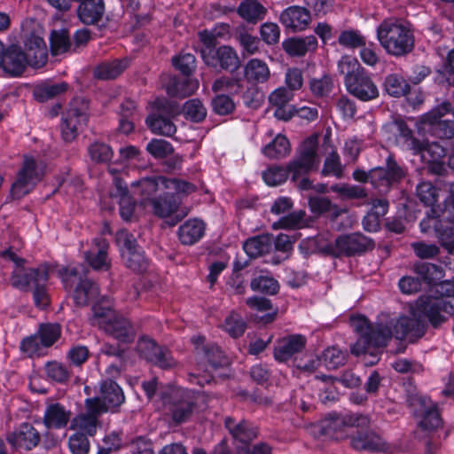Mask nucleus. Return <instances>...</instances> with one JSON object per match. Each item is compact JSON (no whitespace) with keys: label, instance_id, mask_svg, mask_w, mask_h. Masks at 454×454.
<instances>
[{"label":"nucleus","instance_id":"nucleus-1","mask_svg":"<svg viewBox=\"0 0 454 454\" xmlns=\"http://www.w3.org/2000/svg\"><path fill=\"white\" fill-rule=\"evenodd\" d=\"M449 316H454V296L448 297H420L413 309L412 317H400L395 323L393 321V335L403 340L408 336L419 338L425 333V325L421 318H427L434 328L446 322Z\"/></svg>","mask_w":454,"mask_h":454},{"label":"nucleus","instance_id":"nucleus-2","mask_svg":"<svg viewBox=\"0 0 454 454\" xmlns=\"http://www.w3.org/2000/svg\"><path fill=\"white\" fill-rule=\"evenodd\" d=\"M338 70L344 75L347 91L363 102L376 99L380 91L372 76L360 67L356 59L343 57L338 62Z\"/></svg>","mask_w":454,"mask_h":454},{"label":"nucleus","instance_id":"nucleus-3","mask_svg":"<svg viewBox=\"0 0 454 454\" xmlns=\"http://www.w3.org/2000/svg\"><path fill=\"white\" fill-rule=\"evenodd\" d=\"M377 38L390 55L401 57L414 48V35L411 28L398 20H385L377 27Z\"/></svg>","mask_w":454,"mask_h":454},{"label":"nucleus","instance_id":"nucleus-4","mask_svg":"<svg viewBox=\"0 0 454 454\" xmlns=\"http://www.w3.org/2000/svg\"><path fill=\"white\" fill-rule=\"evenodd\" d=\"M160 397L163 414L175 425L190 421L197 410L194 396L185 389L169 387Z\"/></svg>","mask_w":454,"mask_h":454},{"label":"nucleus","instance_id":"nucleus-5","mask_svg":"<svg viewBox=\"0 0 454 454\" xmlns=\"http://www.w3.org/2000/svg\"><path fill=\"white\" fill-rule=\"evenodd\" d=\"M58 276L65 290L72 292L76 306H87L99 295L98 286L90 278H82L77 266L62 267L58 270Z\"/></svg>","mask_w":454,"mask_h":454},{"label":"nucleus","instance_id":"nucleus-6","mask_svg":"<svg viewBox=\"0 0 454 454\" xmlns=\"http://www.w3.org/2000/svg\"><path fill=\"white\" fill-rule=\"evenodd\" d=\"M318 139L317 136L306 138L300 145L295 158L288 163V170L293 182L302 176L317 169L320 158L317 154Z\"/></svg>","mask_w":454,"mask_h":454},{"label":"nucleus","instance_id":"nucleus-7","mask_svg":"<svg viewBox=\"0 0 454 454\" xmlns=\"http://www.w3.org/2000/svg\"><path fill=\"white\" fill-rule=\"evenodd\" d=\"M350 325L356 333L366 338L372 347H384L394 336L393 320L370 324L365 317L356 316L350 318Z\"/></svg>","mask_w":454,"mask_h":454},{"label":"nucleus","instance_id":"nucleus-8","mask_svg":"<svg viewBox=\"0 0 454 454\" xmlns=\"http://www.w3.org/2000/svg\"><path fill=\"white\" fill-rule=\"evenodd\" d=\"M88 109L89 102L83 98H75L70 102L60 125L62 138L66 142H72L77 137L78 129L88 120Z\"/></svg>","mask_w":454,"mask_h":454},{"label":"nucleus","instance_id":"nucleus-9","mask_svg":"<svg viewBox=\"0 0 454 454\" xmlns=\"http://www.w3.org/2000/svg\"><path fill=\"white\" fill-rule=\"evenodd\" d=\"M374 247L373 239L361 232H354L339 236L333 244L328 246V249L333 256L340 257L360 255Z\"/></svg>","mask_w":454,"mask_h":454},{"label":"nucleus","instance_id":"nucleus-10","mask_svg":"<svg viewBox=\"0 0 454 454\" xmlns=\"http://www.w3.org/2000/svg\"><path fill=\"white\" fill-rule=\"evenodd\" d=\"M43 174L44 166L43 162L36 161L33 157L26 156L22 168L18 172L17 180L12 185V196L15 199H20L27 194L42 179Z\"/></svg>","mask_w":454,"mask_h":454},{"label":"nucleus","instance_id":"nucleus-11","mask_svg":"<svg viewBox=\"0 0 454 454\" xmlns=\"http://www.w3.org/2000/svg\"><path fill=\"white\" fill-rule=\"evenodd\" d=\"M371 420L368 416L358 413L330 414L321 422V432L324 435L340 439L346 427H369Z\"/></svg>","mask_w":454,"mask_h":454},{"label":"nucleus","instance_id":"nucleus-12","mask_svg":"<svg viewBox=\"0 0 454 454\" xmlns=\"http://www.w3.org/2000/svg\"><path fill=\"white\" fill-rule=\"evenodd\" d=\"M451 110V103L444 101L433 108L422 118L425 129L434 137L441 139H450L454 137V120H442Z\"/></svg>","mask_w":454,"mask_h":454},{"label":"nucleus","instance_id":"nucleus-13","mask_svg":"<svg viewBox=\"0 0 454 454\" xmlns=\"http://www.w3.org/2000/svg\"><path fill=\"white\" fill-rule=\"evenodd\" d=\"M372 186L380 193L387 194L404 176V171L394 157L389 155L385 167L372 168Z\"/></svg>","mask_w":454,"mask_h":454},{"label":"nucleus","instance_id":"nucleus-14","mask_svg":"<svg viewBox=\"0 0 454 454\" xmlns=\"http://www.w3.org/2000/svg\"><path fill=\"white\" fill-rule=\"evenodd\" d=\"M84 406L85 412L79 413L71 420L70 429L93 436L100 426L98 418L101 414L106 413V409L97 398H87Z\"/></svg>","mask_w":454,"mask_h":454},{"label":"nucleus","instance_id":"nucleus-15","mask_svg":"<svg viewBox=\"0 0 454 454\" xmlns=\"http://www.w3.org/2000/svg\"><path fill=\"white\" fill-rule=\"evenodd\" d=\"M196 345V359L199 370L211 373L212 371L217 368L228 365L229 361L220 347L207 343L204 344V337H197L194 339Z\"/></svg>","mask_w":454,"mask_h":454},{"label":"nucleus","instance_id":"nucleus-16","mask_svg":"<svg viewBox=\"0 0 454 454\" xmlns=\"http://www.w3.org/2000/svg\"><path fill=\"white\" fill-rule=\"evenodd\" d=\"M29 54H26L20 46L12 44L5 49L0 66L11 76L20 75L29 63Z\"/></svg>","mask_w":454,"mask_h":454},{"label":"nucleus","instance_id":"nucleus-17","mask_svg":"<svg viewBox=\"0 0 454 454\" xmlns=\"http://www.w3.org/2000/svg\"><path fill=\"white\" fill-rule=\"evenodd\" d=\"M350 445L357 451L384 452L388 450L387 442L372 430H357L350 437Z\"/></svg>","mask_w":454,"mask_h":454},{"label":"nucleus","instance_id":"nucleus-18","mask_svg":"<svg viewBox=\"0 0 454 454\" xmlns=\"http://www.w3.org/2000/svg\"><path fill=\"white\" fill-rule=\"evenodd\" d=\"M204 62L212 67H221L222 69L234 72L239 66L240 61L236 51L231 46L223 45L217 48L213 54L207 51Z\"/></svg>","mask_w":454,"mask_h":454},{"label":"nucleus","instance_id":"nucleus-19","mask_svg":"<svg viewBox=\"0 0 454 454\" xmlns=\"http://www.w3.org/2000/svg\"><path fill=\"white\" fill-rule=\"evenodd\" d=\"M108 249L109 244L106 239H94L90 248L84 254L86 262L95 270H108L111 266Z\"/></svg>","mask_w":454,"mask_h":454},{"label":"nucleus","instance_id":"nucleus-20","mask_svg":"<svg viewBox=\"0 0 454 454\" xmlns=\"http://www.w3.org/2000/svg\"><path fill=\"white\" fill-rule=\"evenodd\" d=\"M394 127L397 135L404 139L408 146L414 150L416 153H420L424 159H427L426 153L436 152L439 156L443 155V148L437 144L426 145L419 142L412 135V130L402 120H396L394 122Z\"/></svg>","mask_w":454,"mask_h":454},{"label":"nucleus","instance_id":"nucleus-21","mask_svg":"<svg viewBox=\"0 0 454 454\" xmlns=\"http://www.w3.org/2000/svg\"><path fill=\"white\" fill-rule=\"evenodd\" d=\"M7 441L16 450H30L38 445L40 434L32 425L23 423L8 436Z\"/></svg>","mask_w":454,"mask_h":454},{"label":"nucleus","instance_id":"nucleus-22","mask_svg":"<svg viewBox=\"0 0 454 454\" xmlns=\"http://www.w3.org/2000/svg\"><path fill=\"white\" fill-rule=\"evenodd\" d=\"M99 403L105 406L106 412L116 411L124 403L125 397L121 387L111 380H103L100 384V396H96Z\"/></svg>","mask_w":454,"mask_h":454},{"label":"nucleus","instance_id":"nucleus-23","mask_svg":"<svg viewBox=\"0 0 454 454\" xmlns=\"http://www.w3.org/2000/svg\"><path fill=\"white\" fill-rule=\"evenodd\" d=\"M310 20V12L305 7L298 5L290 6L285 9L280 14V22L282 25L293 31H301L305 29Z\"/></svg>","mask_w":454,"mask_h":454},{"label":"nucleus","instance_id":"nucleus-24","mask_svg":"<svg viewBox=\"0 0 454 454\" xmlns=\"http://www.w3.org/2000/svg\"><path fill=\"white\" fill-rule=\"evenodd\" d=\"M72 412L59 403H52L46 406L43 423L47 429L65 428L71 419Z\"/></svg>","mask_w":454,"mask_h":454},{"label":"nucleus","instance_id":"nucleus-25","mask_svg":"<svg viewBox=\"0 0 454 454\" xmlns=\"http://www.w3.org/2000/svg\"><path fill=\"white\" fill-rule=\"evenodd\" d=\"M407 402L411 407L419 404L423 410L421 411L422 419L419 422L420 427L425 430H434L442 424V419L435 406L427 407V398L418 395H410Z\"/></svg>","mask_w":454,"mask_h":454},{"label":"nucleus","instance_id":"nucleus-26","mask_svg":"<svg viewBox=\"0 0 454 454\" xmlns=\"http://www.w3.org/2000/svg\"><path fill=\"white\" fill-rule=\"evenodd\" d=\"M306 338L301 334H293L281 339L274 349V357L286 362L294 354L301 352L306 346Z\"/></svg>","mask_w":454,"mask_h":454},{"label":"nucleus","instance_id":"nucleus-27","mask_svg":"<svg viewBox=\"0 0 454 454\" xmlns=\"http://www.w3.org/2000/svg\"><path fill=\"white\" fill-rule=\"evenodd\" d=\"M224 426L234 439L244 443L253 441L257 435L256 428L244 419L226 417Z\"/></svg>","mask_w":454,"mask_h":454},{"label":"nucleus","instance_id":"nucleus-28","mask_svg":"<svg viewBox=\"0 0 454 454\" xmlns=\"http://www.w3.org/2000/svg\"><path fill=\"white\" fill-rule=\"evenodd\" d=\"M103 330L121 342H131L135 338V331L129 321L118 314Z\"/></svg>","mask_w":454,"mask_h":454},{"label":"nucleus","instance_id":"nucleus-29","mask_svg":"<svg viewBox=\"0 0 454 454\" xmlns=\"http://www.w3.org/2000/svg\"><path fill=\"white\" fill-rule=\"evenodd\" d=\"M105 13L103 0H82L77 8L79 20L85 25L97 24Z\"/></svg>","mask_w":454,"mask_h":454},{"label":"nucleus","instance_id":"nucleus-30","mask_svg":"<svg viewBox=\"0 0 454 454\" xmlns=\"http://www.w3.org/2000/svg\"><path fill=\"white\" fill-rule=\"evenodd\" d=\"M206 224L193 218L184 223L178 229V239L183 245L192 246L199 242L205 234Z\"/></svg>","mask_w":454,"mask_h":454},{"label":"nucleus","instance_id":"nucleus-31","mask_svg":"<svg viewBox=\"0 0 454 454\" xmlns=\"http://www.w3.org/2000/svg\"><path fill=\"white\" fill-rule=\"evenodd\" d=\"M150 204L154 215L163 218L176 211L180 200L175 194H169V192L165 191L164 196L152 199Z\"/></svg>","mask_w":454,"mask_h":454},{"label":"nucleus","instance_id":"nucleus-32","mask_svg":"<svg viewBox=\"0 0 454 454\" xmlns=\"http://www.w3.org/2000/svg\"><path fill=\"white\" fill-rule=\"evenodd\" d=\"M51 270L48 264H41L37 268H30L25 272H17L12 276V285L20 290H27L30 286H34L41 273Z\"/></svg>","mask_w":454,"mask_h":454},{"label":"nucleus","instance_id":"nucleus-33","mask_svg":"<svg viewBox=\"0 0 454 454\" xmlns=\"http://www.w3.org/2000/svg\"><path fill=\"white\" fill-rule=\"evenodd\" d=\"M244 74L249 82L262 83L269 80L270 72L266 62L259 59H252L246 64Z\"/></svg>","mask_w":454,"mask_h":454},{"label":"nucleus","instance_id":"nucleus-34","mask_svg":"<svg viewBox=\"0 0 454 454\" xmlns=\"http://www.w3.org/2000/svg\"><path fill=\"white\" fill-rule=\"evenodd\" d=\"M284 50L292 56H303L317 47V40L314 35L301 38H292L283 43Z\"/></svg>","mask_w":454,"mask_h":454},{"label":"nucleus","instance_id":"nucleus-35","mask_svg":"<svg viewBox=\"0 0 454 454\" xmlns=\"http://www.w3.org/2000/svg\"><path fill=\"white\" fill-rule=\"evenodd\" d=\"M416 194L421 203L427 207H431V214L428 215L437 217L439 210L434 207L438 198L437 189L430 182L421 181L417 184Z\"/></svg>","mask_w":454,"mask_h":454},{"label":"nucleus","instance_id":"nucleus-36","mask_svg":"<svg viewBox=\"0 0 454 454\" xmlns=\"http://www.w3.org/2000/svg\"><path fill=\"white\" fill-rule=\"evenodd\" d=\"M238 12L247 21L255 24L264 19L267 9L256 0H244L239 6Z\"/></svg>","mask_w":454,"mask_h":454},{"label":"nucleus","instance_id":"nucleus-37","mask_svg":"<svg viewBox=\"0 0 454 454\" xmlns=\"http://www.w3.org/2000/svg\"><path fill=\"white\" fill-rule=\"evenodd\" d=\"M270 247L271 237L269 235L250 238L243 245L244 251L251 258H256L268 253Z\"/></svg>","mask_w":454,"mask_h":454},{"label":"nucleus","instance_id":"nucleus-38","mask_svg":"<svg viewBox=\"0 0 454 454\" xmlns=\"http://www.w3.org/2000/svg\"><path fill=\"white\" fill-rule=\"evenodd\" d=\"M163 179H166V177L162 176H152L132 183V186L137 187L140 190V194L145 197V200L150 201L156 192L160 191L165 192L162 184Z\"/></svg>","mask_w":454,"mask_h":454},{"label":"nucleus","instance_id":"nucleus-39","mask_svg":"<svg viewBox=\"0 0 454 454\" xmlns=\"http://www.w3.org/2000/svg\"><path fill=\"white\" fill-rule=\"evenodd\" d=\"M309 89L314 98H326L330 97L334 89V81L330 74L311 78L309 81Z\"/></svg>","mask_w":454,"mask_h":454},{"label":"nucleus","instance_id":"nucleus-40","mask_svg":"<svg viewBox=\"0 0 454 454\" xmlns=\"http://www.w3.org/2000/svg\"><path fill=\"white\" fill-rule=\"evenodd\" d=\"M198 87L199 83L195 80L189 78L172 79L167 87V92L173 97L185 98L194 93Z\"/></svg>","mask_w":454,"mask_h":454},{"label":"nucleus","instance_id":"nucleus-41","mask_svg":"<svg viewBox=\"0 0 454 454\" xmlns=\"http://www.w3.org/2000/svg\"><path fill=\"white\" fill-rule=\"evenodd\" d=\"M127 67L126 61L114 59L111 62H103L94 69V76L101 80H111L120 75Z\"/></svg>","mask_w":454,"mask_h":454},{"label":"nucleus","instance_id":"nucleus-42","mask_svg":"<svg viewBox=\"0 0 454 454\" xmlns=\"http://www.w3.org/2000/svg\"><path fill=\"white\" fill-rule=\"evenodd\" d=\"M309 225L304 210L294 211L272 224L273 229L299 230Z\"/></svg>","mask_w":454,"mask_h":454},{"label":"nucleus","instance_id":"nucleus-43","mask_svg":"<svg viewBox=\"0 0 454 454\" xmlns=\"http://www.w3.org/2000/svg\"><path fill=\"white\" fill-rule=\"evenodd\" d=\"M291 146L288 139L278 134L276 137L265 145L262 153L265 156L270 159H281L290 153Z\"/></svg>","mask_w":454,"mask_h":454},{"label":"nucleus","instance_id":"nucleus-44","mask_svg":"<svg viewBox=\"0 0 454 454\" xmlns=\"http://www.w3.org/2000/svg\"><path fill=\"white\" fill-rule=\"evenodd\" d=\"M383 85L386 92L395 98L405 96L410 90V84L407 81L396 74L387 75Z\"/></svg>","mask_w":454,"mask_h":454},{"label":"nucleus","instance_id":"nucleus-45","mask_svg":"<svg viewBox=\"0 0 454 454\" xmlns=\"http://www.w3.org/2000/svg\"><path fill=\"white\" fill-rule=\"evenodd\" d=\"M146 124L154 134L171 137L176 131V125L160 115L152 114L146 118Z\"/></svg>","mask_w":454,"mask_h":454},{"label":"nucleus","instance_id":"nucleus-46","mask_svg":"<svg viewBox=\"0 0 454 454\" xmlns=\"http://www.w3.org/2000/svg\"><path fill=\"white\" fill-rule=\"evenodd\" d=\"M413 270L428 284H434L443 277L442 269L430 262H416L413 265Z\"/></svg>","mask_w":454,"mask_h":454},{"label":"nucleus","instance_id":"nucleus-47","mask_svg":"<svg viewBox=\"0 0 454 454\" xmlns=\"http://www.w3.org/2000/svg\"><path fill=\"white\" fill-rule=\"evenodd\" d=\"M163 188L169 194L187 196L197 191V186L190 182L179 178H167L162 180Z\"/></svg>","mask_w":454,"mask_h":454},{"label":"nucleus","instance_id":"nucleus-48","mask_svg":"<svg viewBox=\"0 0 454 454\" xmlns=\"http://www.w3.org/2000/svg\"><path fill=\"white\" fill-rule=\"evenodd\" d=\"M246 303L249 308L257 311L263 312L271 310V312L265 314L262 317V321L264 324H269L275 320L278 309H273L271 301L269 299L264 297L253 296L248 298Z\"/></svg>","mask_w":454,"mask_h":454},{"label":"nucleus","instance_id":"nucleus-49","mask_svg":"<svg viewBox=\"0 0 454 454\" xmlns=\"http://www.w3.org/2000/svg\"><path fill=\"white\" fill-rule=\"evenodd\" d=\"M92 316L90 322L92 325L104 329L108 322H110L117 314L110 306H103L99 303L95 304L92 309Z\"/></svg>","mask_w":454,"mask_h":454},{"label":"nucleus","instance_id":"nucleus-50","mask_svg":"<svg viewBox=\"0 0 454 454\" xmlns=\"http://www.w3.org/2000/svg\"><path fill=\"white\" fill-rule=\"evenodd\" d=\"M25 47L28 51L33 52L35 64L43 62L46 59V45L42 37L35 34H30L26 37Z\"/></svg>","mask_w":454,"mask_h":454},{"label":"nucleus","instance_id":"nucleus-51","mask_svg":"<svg viewBox=\"0 0 454 454\" xmlns=\"http://www.w3.org/2000/svg\"><path fill=\"white\" fill-rule=\"evenodd\" d=\"M251 289L255 292L273 295L279 290L278 280L270 276L260 275L252 279Z\"/></svg>","mask_w":454,"mask_h":454},{"label":"nucleus","instance_id":"nucleus-52","mask_svg":"<svg viewBox=\"0 0 454 454\" xmlns=\"http://www.w3.org/2000/svg\"><path fill=\"white\" fill-rule=\"evenodd\" d=\"M330 191L338 193L341 198L347 200L364 199L368 195L365 188L348 184H333L331 186Z\"/></svg>","mask_w":454,"mask_h":454},{"label":"nucleus","instance_id":"nucleus-53","mask_svg":"<svg viewBox=\"0 0 454 454\" xmlns=\"http://www.w3.org/2000/svg\"><path fill=\"white\" fill-rule=\"evenodd\" d=\"M50 45L53 55L67 51L71 47L67 31L66 29L53 30L50 37Z\"/></svg>","mask_w":454,"mask_h":454},{"label":"nucleus","instance_id":"nucleus-54","mask_svg":"<svg viewBox=\"0 0 454 454\" xmlns=\"http://www.w3.org/2000/svg\"><path fill=\"white\" fill-rule=\"evenodd\" d=\"M49 273L50 270H47L45 273H41L36 280L37 282L33 286V296L35 303L41 309L47 307L49 304V297L46 290V286L49 280Z\"/></svg>","mask_w":454,"mask_h":454},{"label":"nucleus","instance_id":"nucleus-55","mask_svg":"<svg viewBox=\"0 0 454 454\" xmlns=\"http://www.w3.org/2000/svg\"><path fill=\"white\" fill-rule=\"evenodd\" d=\"M67 90L66 82L54 84H43L37 87L35 90V96L40 102H45L64 93Z\"/></svg>","mask_w":454,"mask_h":454},{"label":"nucleus","instance_id":"nucleus-56","mask_svg":"<svg viewBox=\"0 0 454 454\" xmlns=\"http://www.w3.org/2000/svg\"><path fill=\"white\" fill-rule=\"evenodd\" d=\"M186 119L193 122H200L207 116V109L202 102L198 98H192L186 101L183 108Z\"/></svg>","mask_w":454,"mask_h":454},{"label":"nucleus","instance_id":"nucleus-57","mask_svg":"<svg viewBox=\"0 0 454 454\" xmlns=\"http://www.w3.org/2000/svg\"><path fill=\"white\" fill-rule=\"evenodd\" d=\"M88 153L91 160L97 163H107L114 156L112 148L102 142H94L91 144L88 147Z\"/></svg>","mask_w":454,"mask_h":454},{"label":"nucleus","instance_id":"nucleus-58","mask_svg":"<svg viewBox=\"0 0 454 454\" xmlns=\"http://www.w3.org/2000/svg\"><path fill=\"white\" fill-rule=\"evenodd\" d=\"M321 175L324 176H333L336 178L343 176V166L337 152L333 151L327 155L321 170Z\"/></svg>","mask_w":454,"mask_h":454},{"label":"nucleus","instance_id":"nucleus-59","mask_svg":"<svg viewBox=\"0 0 454 454\" xmlns=\"http://www.w3.org/2000/svg\"><path fill=\"white\" fill-rule=\"evenodd\" d=\"M223 329L232 338H239L245 333L247 329V323L240 315L236 312H231L224 320L223 325Z\"/></svg>","mask_w":454,"mask_h":454},{"label":"nucleus","instance_id":"nucleus-60","mask_svg":"<svg viewBox=\"0 0 454 454\" xmlns=\"http://www.w3.org/2000/svg\"><path fill=\"white\" fill-rule=\"evenodd\" d=\"M122 258L126 266L135 272H142L147 268L148 262L142 248L133 252H123Z\"/></svg>","mask_w":454,"mask_h":454},{"label":"nucleus","instance_id":"nucleus-61","mask_svg":"<svg viewBox=\"0 0 454 454\" xmlns=\"http://www.w3.org/2000/svg\"><path fill=\"white\" fill-rule=\"evenodd\" d=\"M44 372L47 378L59 383L66 382L70 378V372L67 366L57 361L47 362L44 365Z\"/></svg>","mask_w":454,"mask_h":454},{"label":"nucleus","instance_id":"nucleus-62","mask_svg":"<svg viewBox=\"0 0 454 454\" xmlns=\"http://www.w3.org/2000/svg\"><path fill=\"white\" fill-rule=\"evenodd\" d=\"M61 327L59 324L41 325L38 336L42 340L44 347L52 346L60 337Z\"/></svg>","mask_w":454,"mask_h":454},{"label":"nucleus","instance_id":"nucleus-63","mask_svg":"<svg viewBox=\"0 0 454 454\" xmlns=\"http://www.w3.org/2000/svg\"><path fill=\"white\" fill-rule=\"evenodd\" d=\"M160 347L161 346L158 345L152 338L143 336L137 340V351L141 357L151 363L155 353L159 351Z\"/></svg>","mask_w":454,"mask_h":454},{"label":"nucleus","instance_id":"nucleus-64","mask_svg":"<svg viewBox=\"0 0 454 454\" xmlns=\"http://www.w3.org/2000/svg\"><path fill=\"white\" fill-rule=\"evenodd\" d=\"M322 361L328 369H337L345 364L346 356L338 348L331 347L324 350Z\"/></svg>","mask_w":454,"mask_h":454}]
</instances>
